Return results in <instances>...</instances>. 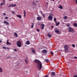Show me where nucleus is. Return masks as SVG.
<instances>
[{"mask_svg":"<svg viewBox=\"0 0 77 77\" xmlns=\"http://www.w3.org/2000/svg\"><path fill=\"white\" fill-rule=\"evenodd\" d=\"M34 62L35 63H37V66L38 67V69H41L42 68V63L41 62H40L37 59H35L34 60Z\"/></svg>","mask_w":77,"mask_h":77,"instance_id":"obj_1","label":"nucleus"},{"mask_svg":"<svg viewBox=\"0 0 77 77\" xmlns=\"http://www.w3.org/2000/svg\"><path fill=\"white\" fill-rule=\"evenodd\" d=\"M17 47H21V44L20 41H17Z\"/></svg>","mask_w":77,"mask_h":77,"instance_id":"obj_2","label":"nucleus"},{"mask_svg":"<svg viewBox=\"0 0 77 77\" xmlns=\"http://www.w3.org/2000/svg\"><path fill=\"white\" fill-rule=\"evenodd\" d=\"M53 14H50L48 17V19L50 20H53Z\"/></svg>","mask_w":77,"mask_h":77,"instance_id":"obj_3","label":"nucleus"},{"mask_svg":"<svg viewBox=\"0 0 77 77\" xmlns=\"http://www.w3.org/2000/svg\"><path fill=\"white\" fill-rule=\"evenodd\" d=\"M64 48L65 51H68V46L67 45H65Z\"/></svg>","mask_w":77,"mask_h":77,"instance_id":"obj_4","label":"nucleus"},{"mask_svg":"<svg viewBox=\"0 0 77 77\" xmlns=\"http://www.w3.org/2000/svg\"><path fill=\"white\" fill-rule=\"evenodd\" d=\"M41 18H42V17L38 16L37 17V20L38 21H41Z\"/></svg>","mask_w":77,"mask_h":77,"instance_id":"obj_5","label":"nucleus"},{"mask_svg":"<svg viewBox=\"0 0 77 77\" xmlns=\"http://www.w3.org/2000/svg\"><path fill=\"white\" fill-rule=\"evenodd\" d=\"M73 29L71 27L69 28V32H72V31H73Z\"/></svg>","mask_w":77,"mask_h":77,"instance_id":"obj_6","label":"nucleus"},{"mask_svg":"<svg viewBox=\"0 0 77 77\" xmlns=\"http://www.w3.org/2000/svg\"><path fill=\"white\" fill-rule=\"evenodd\" d=\"M15 6H16V4L14 5V4H12L8 6V8H10V7H15Z\"/></svg>","mask_w":77,"mask_h":77,"instance_id":"obj_7","label":"nucleus"},{"mask_svg":"<svg viewBox=\"0 0 77 77\" xmlns=\"http://www.w3.org/2000/svg\"><path fill=\"white\" fill-rule=\"evenodd\" d=\"M41 29L42 30H43V29H44V24H42L41 25Z\"/></svg>","mask_w":77,"mask_h":77,"instance_id":"obj_8","label":"nucleus"},{"mask_svg":"<svg viewBox=\"0 0 77 77\" xmlns=\"http://www.w3.org/2000/svg\"><path fill=\"white\" fill-rule=\"evenodd\" d=\"M6 44L7 45H11V44L9 42V41L8 40H7Z\"/></svg>","mask_w":77,"mask_h":77,"instance_id":"obj_9","label":"nucleus"},{"mask_svg":"<svg viewBox=\"0 0 77 77\" xmlns=\"http://www.w3.org/2000/svg\"><path fill=\"white\" fill-rule=\"evenodd\" d=\"M4 24H6V25H9V23H8V22L6 21H4Z\"/></svg>","mask_w":77,"mask_h":77,"instance_id":"obj_10","label":"nucleus"},{"mask_svg":"<svg viewBox=\"0 0 77 77\" xmlns=\"http://www.w3.org/2000/svg\"><path fill=\"white\" fill-rule=\"evenodd\" d=\"M16 15L18 18H19L20 19L21 18V15L18 14H17Z\"/></svg>","mask_w":77,"mask_h":77,"instance_id":"obj_11","label":"nucleus"},{"mask_svg":"<svg viewBox=\"0 0 77 77\" xmlns=\"http://www.w3.org/2000/svg\"><path fill=\"white\" fill-rule=\"evenodd\" d=\"M73 26L74 27H77V24L75 23H74Z\"/></svg>","mask_w":77,"mask_h":77,"instance_id":"obj_12","label":"nucleus"},{"mask_svg":"<svg viewBox=\"0 0 77 77\" xmlns=\"http://www.w3.org/2000/svg\"><path fill=\"white\" fill-rule=\"evenodd\" d=\"M42 52L43 53H47V50H44L42 51Z\"/></svg>","mask_w":77,"mask_h":77,"instance_id":"obj_13","label":"nucleus"},{"mask_svg":"<svg viewBox=\"0 0 77 77\" xmlns=\"http://www.w3.org/2000/svg\"><path fill=\"white\" fill-rule=\"evenodd\" d=\"M23 17H26V11L25 10L23 11Z\"/></svg>","mask_w":77,"mask_h":77,"instance_id":"obj_14","label":"nucleus"},{"mask_svg":"<svg viewBox=\"0 0 77 77\" xmlns=\"http://www.w3.org/2000/svg\"><path fill=\"white\" fill-rule=\"evenodd\" d=\"M59 8V9H61L62 10V9H63V7L61 5H60Z\"/></svg>","mask_w":77,"mask_h":77,"instance_id":"obj_15","label":"nucleus"},{"mask_svg":"<svg viewBox=\"0 0 77 77\" xmlns=\"http://www.w3.org/2000/svg\"><path fill=\"white\" fill-rule=\"evenodd\" d=\"M26 44L27 45H29V44H30V42H29V41H27L26 42Z\"/></svg>","mask_w":77,"mask_h":77,"instance_id":"obj_16","label":"nucleus"},{"mask_svg":"<svg viewBox=\"0 0 77 77\" xmlns=\"http://www.w3.org/2000/svg\"><path fill=\"white\" fill-rule=\"evenodd\" d=\"M14 35H15L16 37H18V34H17V33L16 32L14 33Z\"/></svg>","mask_w":77,"mask_h":77,"instance_id":"obj_17","label":"nucleus"},{"mask_svg":"<svg viewBox=\"0 0 77 77\" xmlns=\"http://www.w3.org/2000/svg\"><path fill=\"white\" fill-rule=\"evenodd\" d=\"M56 26H59V24H60V23L59 22H58L57 23H57H56Z\"/></svg>","mask_w":77,"mask_h":77,"instance_id":"obj_18","label":"nucleus"},{"mask_svg":"<svg viewBox=\"0 0 77 77\" xmlns=\"http://www.w3.org/2000/svg\"><path fill=\"white\" fill-rule=\"evenodd\" d=\"M51 75H55V72H52Z\"/></svg>","mask_w":77,"mask_h":77,"instance_id":"obj_19","label":"nucleus"},{"mask_svg":"<svg viewBox=\"0 0 77 77\" xmlns=\"http://www.w3.org/2000/svg\"><path fill=\"white\" fill-rule=\"evenodd\" d=\"M55 32L56 33H59V32H60L58 30H55Z\"/></svg>","mask_w":77,"mask_h":77,"instance_id":"obj_20","label":"nucleus"},{"mask_svg":"<svg viewBox=\"0 0 77 77\" xmlns=\"http://www.w3.org/2000/svg\"><path fill=\"white\" fill-rule=\"evenodd\" d=\"M5 2H2L1 3V6H2V5H5Z\"/></svg>","mask_w":77,"mask_h":77,"instance_id":"obj_21","label":"nucleus"},{"mask_svg":"<svg viewBox=\"0 0 77 77\" xmlns=\"http://www.w3.org/2000/svg\"><path fill=\"white\" fill-rule=\"evenodd\" d=\"M32 52L34 54H35V50H32Z\"/></svg>","mask_w":77,"mask_h":77,"instance_id":"obj_22","label":"nucleus"},{"mask_svg":"<svg viewBox=\"0 0 77 77\" xmlns=\"http://www.w3.org/2000/svg\"><path fill=\"white\" fill-rule=\"evenodd\" d=\"M72 47H73V48H75V45L74 44H72Z\"/></svg>","mask_w":77,"mask_h":77,"instance_id":"obj_23","label":"nucleus"},{"mask_svg":"<svg viewBox=\"0 0 77 77\" xmlns=\"http://www.w3.org/2000/svg\"><path fill=\"white\" fill-rule=\"evenodd\" d=\"M3 72V70L2 68L0 67V72Z\"/></svg>","mask_w":77,"mask_h":77,"instance_id":"obj_24","label":"nucleus"},{"mask_svg":"<svg viewBox=\"0 0 77 77\" xmlns=\"http://www.w3.org/2000/svg\"><path fill=\"white\" fill-rule=\"evenodd\" d=\"M42 15L43 17H44V18H45V14H42Z\"/></svg>","mask_w":77,"mask_h":77,"instance_id":"obj_25","label":"nucleus"},{"mask_svg":"<svg viewBox=\"0 0 77 77\" xmlns=\"http://www.w3.org/2000/svg\"><path fill=\"white\" fill-rule=\"evenodd\" d=\"M54 21L56 23H57V21H56V18H54Z\"/></svg>","mask_w":77,"mask_h":77,"instance_id":"obj_26","label":"nucleus"},{"mask_svg":"<svg viewBox=\"0 0 77 77\" xmlns=\"http://www.w3.org/2000/svg\"><path fill=\"white\" fill-rule=\"evenodd\" d=\"M48 36L49 37H51V35L50 34L48 33Z\"/></svg>","mask_w":77,"mask_h":77,"instance_id":"obj_27","label":"nucleus"},{"mask_svg":"<svg viewBox=\"0 0 77 77\" xmlns=\"http://www.w3.org/2000/svg\"><path fill=\"white\" fill-rule=\"evenodd\" d=\"M66 25L67 27H69L70 26V24L69 23H67Z\"/></svg>","mask_w":77,"mask_h":77,"instance_id":"obj_28","label":"nucleus"},{"mask_svg":"<svg viewBox=\"0 0 77 77\" xmlns=\"http://www.w3.org/2000/svg\"><path fill=\"white\" fill-rule=\"evenodd\" d=\"M63 19H65V20H66V19H67V16H65L63 17Z\"/></svg>","mask_w":77,"mask_h":77,"instance_id":"obj_29","label":"nucleus"},{"mask_svg":"<svg viewBox=\"0 0 77 77\" xmlns=\"http://www.w3.org/2000/svg\"><path fill=\"white\" fill-rule=\"evenodd\" d=\"M33 26H34V23H32V25L31 26V28H33Z\"/></svg>","mask_w":77,"mask_h":77,"instance_id":"obj_30","label":"nucleus"},{"mask_svg":"<svg viewBox=\"0 0 77 77\" xmlns=\"http://www.w3.org/2000/svg\"><path fill=\"white\" fill-rule=\"evenodd\" d=\"M45 61L46 62H48L49 60L48 59H46L45 60Z\"/></svg>","mask_w":77,"mask_h":77,"instance_id":"obj_31","label":"nucleus"},{"mask_svg":"<svg viewBox=\"0 0 77 77\" xmlns=\"http://www.w3.org/2000/svg\"><path fill=\"white\" fill-rule=\"evenodd\" d=\"M25 63H26V64H27V63H28V62L26 60H25Z\"/></svg>","mask_w":77,"mask_h":77,"instance_id":"obj_32","label":"nucleus"},{"mask_svg":"<svg viewBox=\"0 0 77 77\" xmlns=\"http://www.w3.org/2000/svg\"><path fill=\"white\" fill-rule=\"evenodd\" d=\"M74 2H75L76 4H77V0H74Z\"/></svg>","mask_w":77,"mask_h":77,"instance_id":"obj_33","label":"nucleus"},{"mask_svg":"<svg viewBox=\"0 0 77 77\" xmlns=\"http://www.w3.org/2000/svg\"><path fill=\"white\" fill-rule=\"evenodd\" d=\"M6 49H7V50H9L10 48L9 47H6Z\"/></svg>","mask_w":77,"mask_h":77,"instance_id":"obj_34","label":"nucleus"},{"mask_svg":"<svg viewBox=\"0 0 77 77\" xmlns=\"http://www.w3.org/2000/svg\"><path fill=\"white\" fill-rule=\"evenodd\" d=\"M51 55H53V52H52V51L51 52Z\"/></svg>","mask_w":77,"mask_h":77,"instance_id":"obj_35","label":"nucleus"},{"mask_svg":"<svg viewBox=\"0 0 77 77\" xmlns=\"http://www.w3.org/2000/svg\"><path fill=\"white\" fill-rule=\"evenodd\" d=\"M12 13L13 14H15V12L14 11H12Z\"/></svg>","mask_w":77,"mask_h":77,"instance_id":"obj_36","label":"nucleus"},{"mask_svg":"<svg viewBox=\"0 0 77 77\" xmlns=\"http://www.w3.org/2000/svg\"><path fill=\"white\" fill-rule=\"evenodd\" d=\"M3 49H6V47H3Z\"/></svg>","mask_w":77,"mask_h":77,"instance_id":"obj_37","label":"nucleus"},{"mask_svg":"<svg viewBox=\"0 0 77 77\" xmlns=\"http://www.w3.org/2000/svg\"><path fill=\"white\" fill-rule=\"evenodd\" d=\"M37 32H39V29H37Z\"/></svg>","mask_w":77,"mask_h":77,"instance_id":"obj_38","label":"nucleus"},{"mask_svg":"<svg viewBox=\"0 0 77 77\" xmlns=\"http://www.w3.org/2000/svg\"><path fill=\"white\" fill-rule=\"evenodd\" d=\"M5 19H8V17H6L5 18Z\"/></svg>","mask_w":77,"mask_h":77,"instance_id":"obj_39","label":"nucleus"},{"mask_svg":"<svg viewBox=\"0 0 77 77\" xmlns=\"http://www.w3.org/2000/svg\"><path fill=\"white\" fill-rule=\"evenodd\" d=\"M14 51H17V49H14Z\"/></svg>","mask_w":77,"mask_h":77,"instance_id":"obj_40","label":"nucleus"},{"mask_svg":"<svg viewBox=\"0 0 77 77\" xmlns=\"http://www.w3.org/2000/svg\"><path fill=\"white\" fill-rule=\"evenodd\" d=\"M11 57L10 56H8L7 57V59H9V58H10Z\"/></svg>","mask_w":77,"mask_h":77,"instance_id":"obj_41","label":"nucleus"},{"mask_svg":"<svg viewBox=\"0 0 77 77\" xmlns=\"http://www.w3.org/2000/svg\"><path fill=\"white\" fill-rule=\"evenodd\" d=\"M74 59H77V57H74Z\"/></svg>","mask_w":77,"mask_h":77,"instance_id":"obj_42","label":"nucleus"},{"mask_svg":"<svg viewBox=\"0 0 77 77\" xmlns=\"http://www.w3.org/2000/svg\"><path fill=\"white\" fill-rule=\"evenodd\" d=\"M35 2L33 3V5H35Z\"/></svg>","mask_w":77,"mask_h":77,"instance_id":"obj_43","label":"nucleus"},{"mask_svg":"<svg viewBox=\"0 0 77 77\" xmlns=\"http://www.w3.org/2000/svg\"><path fill=\"white\" fill-rule=\"evenodd\" d=\"M73 77H77V75H75L73 76Z\"/></svg>","mask_w":77,"mask_h":77,"instance_id":"obj_44","label":"nucleus"},{"mask_svg":"<svg viewBox=\"0 0 77 77\" xmlns=\"http://www.w3.org/2000/svg\"><path fill=\"white\" fill-rule=\"evenodd\" d=\"M1 42H2V40H0V43H1Z\"/></svg>","mask_w":77,"mask_h":77,"instance_id":"obj_45","label":"nucleus"},{"mask_svg":"<svg viewBox=\"0 0 77 77\" xmlns=\"http://www.w3.org/2000/svg\"><path fill=\"white\" fill-rule=\"evenodd\" d=\"M51 27L52 29H53V27H54L52 26H51Z\"/></svg>","mask_w":77,"mask_h":77,"instance_id":"obj_46","label":"nucleus"},{"mask_svg":"<svg viewBox=\"0 0 77 77\" xmlns=\"http://www.w3.org/2000/svg\"><path fill=\"white\" fill-rule=\"evenodd\" d=\"M39 2V1L37 0L36 1V2Z\"/></svg>","mask_w":77,"mask_h":77,"instance_id":"obj_47","label":"nucleus"},{"mask_svg":"<svg viewBox=\"0 0 77 77\" xmlns=\"http://www.w3.org/2000/svg\"><path fill=\"white\" fill-rule=\"evenodd\" d=\"M45 77H48V76L47 75H46L45 76Z\"/></svg>","mask_w":77,"mask_h":77,"instance_id":"obj_48","label":"nucleus"},{"mask_svg":"<svg viewBox=\"0 0 77 77\" xmlns=\"http://www.w3.org/2000/svg\"><path fill=\"white\" fill-rule=\"evenodd\" d=\"M3 2H5V0H3Z\"/></svg>","mask_w":77,"mask_h":77,"instance_id":"obj_49","label":"nucleus"},{"mask_svg":"<svg viewBox=\"0 0 77 77\" xmlns=\"http://www.w3.org/2000/svg\"><path fill=\"white\" fill-rule=\"evenodd\" d=\"M3 15H6V14H5V13H4Z\"/></svg>","mask_w":77,"mask_h":77,"instance_id":"obj_50","label":"nucleus"},{"mask_svg":"<svg viewBox=\"0 0 77 77\" xmlns=\"http://www.w3.org/2000/svg\"><path fill=\"white\" fill-rule=\"evenodd\" d=\"M26 73H27L28 72V71H26Z\"/></svg>","mask_w":77,"mask_h":77,"instance_id":"obj_51","label":"nucleus"},{"mask_svg":"<svg viewBox=\"0 0 77 77\" xmlns=\"http://www.w3.org/2000/svg\"><path fill=\"white\" fill-rule=\"evenodd\" d=\"M41 14H42V11H41Z\"/></svg>","mask_w":77,"mask_h":77,"instance_id":"obj_52","label":"nucleus"},{"mask_svg":"<svg viewBox=\"0 0 77 77\" xmlns=\"http://www.w3.org/2000/svg\"><path fill=\"white\" fill-rule=\"evenodd\" d=\"M53 2H54V0H52Z\"/></svg>","mask_w":77,"mask_h":77,"instance_id":"obj_53","label":"nucleus"},{"mask_svg":"<svg viewBox=\"0 0 77 77\" xmlns=\"http://www.w3.org/2000/svg\"><path fill=\"white\" fill-rule=\"evenodd\" d=\"M47 4H48V2H47Z\"/></svg>","mask_w":77,"mask_h":77,"instance_id":"obj_54","label":"nucleus"},{"mask_svg":"<svg viewBox=\"0 0 77 77\" xmlns=\"http://www.w3.org/2000/svg\"><path fill=\"white\" fill-rule=\"evenodd\" d=\"M9 1H11V0H9Z\"/></svg>","mask_w":77,"mask_h":77,"instance_id":"obj_55","label":"nucleus"},{"mask_svg":"<svg viewBox=\"0 0 77 77\" xmlns=\"http://www.w3.org/2000/svg\"><path fill=\"white\" fill-rule=\"evenodd\" d=\"M38 77H39V75H38Z\"/></svg>","mask_w":77,"mask_h":77,"instance_id":"obj_56","label":"nucleus"},{"mask_svg":"<svg viewBox=\"0 0 77 77\" xmlns=\"http://www.w3.org/2000/svg\"><path fill=\"white\" fill-rule=\"evenodd\" d=\"M76 47H77V46H76Z\"/></svg>","mask_w":77,"mask_h":77,"instance_id":"obj_57","label":"nucleus"}]
</instances>
